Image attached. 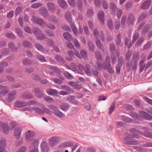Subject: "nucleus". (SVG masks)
I'll return each instance as SVG.
<instances>
[{
  "label": "nucleus",
  "mask_w": 152,
  "mask_h": 152,
  "mask_svg": "<svg viewBox=\"0 0 152 152\" xmlns=\"http://www.w3.org/2000/svg\"><path fill=\"white\" fill-rule=\"evenodd\" d=\"M129 131L131 132L132 137L134 138H139L138 135L140 134L146 137L152 138V133L148 132H146L144 133L134 129H130Z\"/></svg>",
  "instance_id": "nucleus-1"
},
{
  "label": "nucleus",
  "mask_w": 152,
  "mask_h": 152,
  "mask_svg": "<svg viewBox=\"0 0 152 152\" xmlns=\"http://www.w3.org/2000/svg\"><path fill=\"white\" fill-rule=\"evenodd\" d=\"M77 67L78 70H77V73L81 75H84V73L82 70L83 69L85 73L88 76H91V73L90 69V66L88 64H86L85 66H83L82 64H79L78 65Z\"/></svg>",
  "instance_id": "nucleus-2"
},
{
  "label": "nucleus",
  "mask_w": 152,
  "mask_h": 152,
  "mask_svg": "<svg viewBox=\"0 0 152 152\" xmlns=\"http://www.w3.org/2000/svg\"><path fill=\"white\" fill-rule=\"evenodd\" d=\"M65 17L67 21L70 23V25L73 32L75 35L77 36V30L74 22L72 21L71 13L69 11H67L65 13Z\"/></svg>",
  "instance_id": "nucleus-3"
},
{
  "label": "nucleus",
  "mask_w": 152,
  "mask_h": 152,
  "mask_svg": "<svg viewBox=\"0 0 152 152\" xmlns=\"http://www.w3.org/2000/svg\"><path fill=\"white\" fill-rule=\"evenodd\" d=\"M32 31L38 39L42 40L45 38V36L42 33V31L38 28L37 27L33 28Z\"/></svg>",
  "instance_id": "nucleus-4"
},
{
  "label": "nucleus",
  "mask_w": 152,
  "mask_h": 152,
  "mask_svg": "<svg viewBox=\"0 0 152 152\" xmlns=\"http://www.w3.org/2000/svg\"><path fill=\"white\" fill-rule=\"evenodd\" d=\"M129 134H127L123 138L124 142L126 144L129 145H135L138 143V141L135 139H133L130 136Z\"/></svg>",
  "instance_id": "nucleus-5"
},
{
  "label": "nucleus",
  "mask_w": 152,
  "mask_h": 152,
  "mask_svg": "<svg viewBox=\"0 0 152 152\" xmlns=\"http://www.w3.org/2000/svg\"><path fill=\"white\" fill-rule=\"evenodd\" d=\"M132 54V51L129 50L126 55V59L128 61L126 64V68L128 71H130L132 67V65L133 63L132 60H129V59L131 56Z\"/></svg>",
  "instance_id": "nucleus-6"
},
{
  "label": "nucleus",
  "mask_w": 152,
  "mask_h": 152,
  "mask_svg": "<svg viewBox=\"0 0 152 152\" xmlns=\"http://www.w3.org/2000/svg\"><path fill=\"white\" fill-rule=\"evenodd\" d=\"M60 138L57 137H53L49 139V144L51 147H53L59 142Z\"/></svg>",
  "instance_id": "nucleus-7"
},
{
  "label": "nucleus",
  "mask_w": 152,
  "mask_h": 152,
  "mask_svg": "<svg viewBox=\"0 0 152 152\" xmlns=\"http://www.w3.org/2000/svg\"><path fill=\"white\" fill-rule=\"evenodd\" d=\"M35 136L34 132L30 130L28 131L25 133V139L29 142L31 141Z\"/></svg>",
  "instance_id": "nucleus-8"
},
{
  "label": "nucleus",
  "mask_w": 152,
  "mask_h": 152,
  "mask_svg": "<svg viewBox=\"0 0 152 152\" xmlns=\"http://www.w3.org/2000/svg\"><path fill=\"white\" fill-rule=\"evenodd\" d=\"M6 146L5 139L4 137H1L0 139V152H7L5 150Z\"/></svg>",
  "instance_id": "nucleus-9"
},
{
  "label": "nucleus",
  "mask_w": 152,
  "mask_h": 152,
  "mask_svg": "<svg viewBox=\"0 0 152 152\" xmlns=\"http://www.w3.org/2000/svg\"><path fill=\"white\" fill-rule=\"evenodd\" d=\"M17 92L16 91H10L8 95L7 100L9 102H11L15 98Z\"/></svg>",
  "instance_id": "nucleus-10"
},
{
  "label": "nucleus",
  "mask_w": 152,
  "mask_h": 152,
  "mask_svg": "<svg viewBox=\"0 0 152 152\" xmlns=\"http://www.w3.org/2000/svg\"><path fill=\"white\" fill-rule=\"evenodd\" d=\"M22 129L21 128L18 127L16 128L14 132V136L15 138L18 139L20 138L21 135Z\"/></svg>",
  "instance_id": "nucleus-11"
},
{
  "label": "nucleus",
  "mask_w": 152,
  "mask_h": 152,
  "mask_svg": "<svg viewBox=\"0 0 152 152\" xmlns=\"http://www.w3.org/2000/svg\"><path fill=\"white\" fill-rule=\"evenodd\" d=\"M40 147L42 152H48L49 150V146L46 142H42L41 144Z\"/></svg>",
  "instance_id": "nucleus-12"
},
{
  "label": "nucleus",
  "mask_w": 152,
  "mask_h": 152,
  "mask_svg": "<svg viewBox=\"0 0 152 152\" xmlns=\"http://www.w3.org/2000/svg\"><path fill=\"white\" fill-rule=\"evenodd\" d=\"M0 128L2 129L4 132L6 134H7L9 133V130H10L7 124H4L1 122H0Z\"/></svg>",
  "instance_id": "nucleus-13"
},
{
  "label": "nucleus",
  "mask_w": 152,
  "mask_h": 152,
  "mask_svg": "<svg viewBox=\"0 0 152 152\" xmlns=\"http://www.w3.org/2000/svg\"><path fill=\"white\" fill-rule=\"evenodd\" d=\"M68 83L69 86H72L73 88L76 90H79L82 88V86L81 85L78 84L75 82L69 81Z\"/></svg>",
  "instance_id": "nucleus-14"
},
{
  "label": "nucleus",
  "mask_w": 152,
  "mask_h": 152,
  "mask_svg": "<svg viewBox=\"0 0 152 152\" xmlns=\"http://www.w3.org/2000/svg\"><path fill=\"white\" fill-rule=\"evenodd\" d=\"M34 94L38 98H41L43 96V94L39 88H35L34 89Z\"/></svg>",
  "instance_id": "nucleus-15"
},
{
  "label": "nucleus",
  "mask_w": 152,
  "mask_h": 152,
  "mask_svg": "<svg viewBox=\"0 0 152 152\" xmlns=\"http://www.w3.org/2000/svg\"><path fill=\"white\" fill-rule=\"evenodd\" d=\"M105 61L107 62V64L106 66L107 69L110 73H112L113 72V71L111 67L110 63L109 62L110 61V58L109 56H108L106 57Z\"/></svg>",
  "instance_id": "nucleus-16"
},
{
  "label": "nucleus",
  "mask_w": 152,
  "mask_h": 152,
  "mask_svg": "<svg viewBox=\"0 0 152 152\" xmlns=\"http://www.w3.org/2000/svg\"><path fill=\"white\" fill-rule=\"evenodd\" d=\"M66 100L69 103L74 104L77 105L78 103L77 100L75 99V96H72L67 98Z\"/></svg>",
  "instance_id": "nucleus-17"
},
{
  "label": "nucleus",
  "mask_w": 152,
  "mask_h": 152,
  "mask_svg": "<svg viewBox=\"0 0 152 152\" xmlns=\"http://www.w3.org/2000/svg\"><path fill=\"white\" fill-rule=\"evenodd\" d=\"M122 37L120 34L117 35L116 38V43L117 45L120 47H122L123 43L121 42Z\"/></svg>",
  "instance_id": "nucleus-18"
},
{
  "label": "nucleus",
  "mask_w": 152,
  "mask_h": 152,
  "mask_svg": "<svg viewBox=\"0 0 152 152\" xmlns=\"http://www.w3.org/2000/svg\"><path fill=\"white\" fill-rule=\"evenodd\" d=\"M53 113L55 116L59 118H62L64 117V113L60 111L58 108L53 111Z\"/></svg>",
  "instance_id": "nucleus-19"
},
{
  "label": "nucleus",
  "mask_w": 152,
  "mask_h": 152,
  "mask_svg": "<svg viewBox=\"0 0 152 152\" xmlns=\"http://www.w3.org/2000/svg\"><path fill=\"white\" fill-rule=\"evenodd\" d=\"M0 90L1 91V92L2 96L6 94L9 91L7 87L1 85H0Z\"/></svg>",
  "instance_id": "nucleus-20"
},
{
  "label": "nucleus",
  "mask_w": 152,
  "mask_h": 152,
  "mask_svg": "<svg viewBox=\"0 0 152 152\" xmlns=\"http://www.w3.org/2000/svg\"><path fill=\"white\" fill-rule=\"evenodd\" d=\"M69 107V105L66 103H63L61 104L59 106L60 108L64 111L68 110Z\"/></svg>",
  "instance_id": "nucleus-21"
},
{
  "label": "nucleus",
  "mask_w": 152,
  "mask_h": 152,
  "mask_svg": "<svg viewBox=\"0 0 152 152\" xmlns=\"http://www.w3.org/2000/svg\"><path fill=\"white\" fill-rule=\"evenodd\" d=\"M97 16L101 23L104 24V19L103 12L102 11H99L98 13Z\"/></svg>",
  "instance_id": "nucleus-22"
},
{
  "label": "nucleus",
  "mask_w": 152,
  "mask_h": 152,
  "mask_svg": "<svg viewBox=\"0 0 152 152\" xmlns=\"http://www.w3.org/2000/svg\"><path fill=\"white\" fill-rule=\"evenodd\" d=\"M47 92L48 94L51 96H56L58 94V92L57 90L51 88L48 89Z\"/></svg>",
  "instance_id": "nucleus-23"
},
{
  "label": "nucleus",
  "mask_w": 152,
  "mask_h": 152,
  "mask_svg": "<svg viewBox=\"0 0 152 152\" xmlns=\"http://www.w3.org/2000/svg\"><path fill=\"white\" fill-rule=\"evenodd\" d=\"M31 143V148H38L39 145V140L37 139H34L30 141Z\"/></svg>",
  "instance_id": "nucleus-24"
},
{
  "label": "nucleus",
  "mask_w": 152,
  "mask_h": 152,
  "mask_svg": "<svg viewBox=\"0 0 152 152\" xmlns=\"http://www.w3.org/2000/svg\"><path fill=\"white\" fill-rule=\"evenodd\" d=\"M59 5L63 9H66L67 7V4L64 0H58Z\"/></svg>",
  "instance_id": "nucleus-25"
},
{
  "label": "nucleus",
  "mask_w": 152,
  "mask_h": 152,
  "mask_svg": "<svg viewBox=\"0 0 152 152\" xmlns=\"http://www.w3.org/2000/svg\"><path fill=\"white\" fill-rule=\"evenodd\" d=\"M15 106L17 107H22L27 105V101H17L15 104Z\"/></svg>",
  "instance_id": "nucleus-26"
},
{
  "label": "nucleus",
  "mask_w": 152,
  "mask_h": 152,
  "mask_svg": "<svg viewBox=\"0 0 152 152\" xmlns=\"http://www.w3.org/2000/svg\"><path fill=\"white\" fill-rule=\"evenodd\" d=\"M95 42L97 47L102 51H104V48L103 46L102 45L99 39L98 38H96L95 39Z\"/></svg>",
  "instance_id": "nucleus-27"
},
{
  "label": "nucleus",
  "mask_w": 152,
  "mask_h": 152,
  "mask_svg": "<svg viewBox=\"0 0 152 152\" xmlns=\"http://www.w3.org/2000/svg\"><path fill=\"white\" fill-rule=\"evenodd\" d=\"M151 4V1L148 0L144 2L141 5V7L143 9H147L148 8Z\"/></svg>",
  "instance_id": "nucleus-28"
},
{
  "label": "nucleus",
  "mask_w": 152,
  "mask_h": 152,
  "mask_svg": "<svg viewBox=\"0 0 152 152\" xmlns=\"http://www.w3.org/2000/svg\"><path fill=\"white\" fill-rule=\"evenodd\" d=\"M73 146V143L71 142H67L63 143L61 145H59V148H62L65 147H70Z\"/></svg>",
  "instance_id": "nucleus-29"
},
{
  "label": "nucleus",
  "mask_w": 152,
  "mask_h": 152,
  "mask_svg": "<svg viewBox=\"0 0 152 152\" xmlns=\"http://www.w3.org/2000/svg\"><path fill=\"white\" fill-rule=\"evenodd\" d=\"M8 47L13 51H16L18 49L12 42H10L8 43Z\"/></svg>",
  "instance_id": "nucleus-30"
},
{
  "label": "nucleus",
  "mask_w": 152,
  "mask_h": 152,
  "mask_svg": "<svg viewBox=\"0 0 152 152\" xmlns=\"http://www.w3.org/2000/svg\"><path fill=\"white\" fill-rule=\"evenodd\" d=\"M47 7L49 10H54L56 8L55 4L53 3L49 2L47 4Z\"/></svg>",
  "instance_id": "nucleus-31"
},
{
  "label": "nucleus",
  "mask_w": 152,
  "mask_h": 152,
  "mask_svg": "<svg viewBox=\"0 0 152 152\" xmlns=\"http://www.w3.org/2000/svg\"><path fill=\"white\" fill-rule=\"evenodd\" d=\"M61 87V89L67 91L70 93H73L74 92V90L73 89L70 88L66 85H62Z\"/></svg>",
  "instance_id": "nucleus-32"
},
{
  "label": "nucleus",
  "mask_w": 152,
  "mask_h": 152,
  "mask_svg": "<svg viewBox=\"0 0 152 152\" xmlns=\"http://www.w3.org/2000/svg\"><path fill=\"white\" fill-rule=\"evenodd\" d=\"M139 57V53L138 52H136L134 53L132 55V60L133 61H138Z\"/></svg>",
  "instance_id": "nucleus-33"
},
{
  "label": "nucleus",
  "mask_w": 152,
  "mask_h": 152,
  "mask_svg": "<svg viewBox=\"0 0 152 152\" xmlns=\"http://www.w3.org/2000/svg\"><path fill=\"white\" fill-rule=\"evenodd\" d=\"M31 110H34L37 113L39 114H42L44 113L43 110L38 108V107H32Z\"/></svg>",
  "instance_id": "nucleus-34"
},
{
  "label": "nucleus",
  "mask_w": 152,
  "mask_h": 152,
  "mask_svg": "<svg viewBox=\"0 0 152 152\" xmlns=\"http://www.w3.org/2000/svg\"><path fill=\"white\" fill-rule=\"evenodd\" d=\"M64 38L69 41L72 38V36L68 32H64L63 35Z\"/></svg>",
  "instance_id": "nucleus-35"
},
{
  "label": "nucleus",
  "mask_w": 152,
  "mask_h": 152,
  "mask_svg": "<svg viewBox=\"0 0 152 152\" xmlns=\"http://www.w3.org/2000/svg\"><path fill=\"white\" fill-rule=\"evenodd\" d=\"M150 27L149 25H145L143 28L142 31V34H145L146 33L148 32L150 29Z\"/></svg>",
  "instance_id": "nucleus-36"
},
{
  "label": "nucleus",
  "mask_w": 152,
  "mask_h": 152,
  "mask_svg": "<svg viewBox=\"0 0 152 152\" xmlns=\"http://www.w3.org/2000/svg\"><path fill=\"white\" fill-rule=\"evenodd\" d=\"M22 96L23 98L28 99H31L33 97L32 94L27 93H23L22 95Z\"/></svg>",
  "instance_id": "nucleus-37"
},
{
  "label": "nucleus",
  "mask_w": 152,
  "mask_h": 152,
  "mask_svg": "<svg viewBox=\"0 0 152 152\" xmlns=\"http://www.w3.org/2000/svg\"><path fill=\"white\" fill-rule=\"evenodd\" d=\"M68 54L69 57H66V60L69 61H72V57L74 55L73 51L72 50H69L68 51Z\"/></svg>",
  "instance_id": "nucleus-38"
},
{
  "label": "nucleus",
  "mask_w": 152,
  "mask_h": 152,
  "mask_svg": "<svg viewBox=\"0 0 152 152\" xmlns=\"http://www.w3.org/2000/svg\"><path fill=\"white\" fill-rule=\"evenodd\" d=\"M50 69L54 72L59 74L60 73V71L59 69L56 67L54 66H50Z\"/></svg>",
  "instance_id": "nucleus-39"
},
{
  "label": "nucleus",
  "mask_w": 152,
  "mask_h": 152,
  "mask_svg": "<svg viewBox=\"0 0 152 152\" xmlns=\"http://www.w3.org/2000/svg\"><path fill=\"white\" fill-rule=\"evenodd\" d=\"M134 18L132 14H129L128 17V22L129 23L132 24L134 22Z\"/></svg>",
  "instance_id": "nucleus-40"
},
{
  "label": "nucleus",
  "mask_w": 152,
  "mask_h": 152,
  "mask_svg": "<svg viewBox=\"0 0 152 152\" xmlns=\"http://www.w3.org/2000/svg\"><path fill=\"white\" fill-rule=\"evenodd\" d=\"M87 44L89 48L91 50L93 51L94 50V46L93 42L91 41H89L88 42Z\"/></svg>",
  "instance_id": "nucleus-41"
},
{
  "label": "nucleus",
  "mask_w": 152,
  "mask_h": 152,
  "mask_svg": "<svg viewBox=\"0 0 152 152\" xmlns=\"http://www.w3.org/2000/svg\"><path fill=\"white\" fill-rule=\"evenodd\" d=\"M121 119L123 121L127 122L129 123L132 121V120L130 118L125 116H122Z\"/></svg>",
  "instance_id": "nucleus-42"
},
{
  "label": "nucleus",
  "mask_w": 152,
  "mask_h": 152,
  "mask_svg": "<svg viewBox=\"0 0 152 152\" xmlns=\"http://www.w3.org/2000/svg\"><path fill=\"white\" fill-rule=\"evenodd\" d=\"M144 40V38L143 37H141L137 40L135 45L136 46H138L140 45L142 42Z\"/></svg>",
  "instance_id": "nucleus-43"
},
{
  "label": "nucleus",
  "mask_w": 152,
  "mask_h": 152,
  "mask_svg": "<svg viewBox=\"0 0 152 152\" xmlns=\"http://www.w3.org/2000/svg\"><path fill=\"white\" fill-rule=\"evenodd\" d=\"M55 59L57 61L62 63H64L65 62L64 60L60 55H58L55 57Z\"/></svg>",
  "instance_id": "nucleus-44"
},
{
  "label": "nucleus",
  "mask_w": 152,
  "mask_h": 152,
  "mask_svg": "<svg viewBox=\"0 0 152 152\" xmlns=\"http://www.w3.org/2000/svg\"><path fill=\"white\" fill-rule=\"evenodd\" d=\"M133 61V63L132 65L131 68H132L133 70H135L137 66L138 61Z\"/></svg>",
  "instance_id": "nucleus-45"
},
{
  "label": "nucleus",
  "mask_w": 152,
  "mask_h": 152,
  "mask_svg": "<svg viewBox=\"0 0 152 152\" xmlns=\"http://www.w3.org/2000/svg\"><path fill=\"white\" fill-rule=\"evenodd\" d=\"M5 36L7 37L10 39H14L15 38V36L12 33H6L5 34Z\"/></svg>",
  "instance_id": "nucleus-46"
},
{
  "label": "nucleus",
  "mask_w": 152,
  "mask_h": 152,
  "mask_svg": "<svg viewBox=\"0 0 152 152\" xmlns=\"http://www.w3.org/2000/svg\"><path fill=\"white\" fill-rule=\"evenodd\" d=\"M35 47L39 50L42 51L43 50V48L42 46L38 43H36L35 44Z\"/></svg>",
  "instance_id": "nucleus-47"
},
{
  "label": "nucleus",
  "mask_w": 152,
  "mask_h": 152,
  "mask_svg": "<svg viewBox=\"0 0 152 152\" xmlns=\"http://www.w3.org/2000/svg\"><path fill=\"white\" fill-rule=\"evenodd\" d=\"M70 66L72 68V70L74 72H77V70L78 69H77V65L74 63H72L70 64Z\"/></svg>",
  "instance_id": "nucleus-48"
},
{
  "label": "nucleus",
  "mask_w": 152,
  "mask_h": 152,
  "mask_svg": "<svg viewBox=\"0 0 152 152\" xmlns=\"http://www.w3.org/2000/svg\"><path fill=\"white\" fill-rule=\"evenodd\" d=\"M23 45L25 47L31 48L32 47L31 44L29 42L26 41H23L22 43Z\"/></svg>",
  "instance_id": "nucleus-49"
},
{
  "label": "nucleus",
  "mask_w": 152,
  "mask_h": 152,
  "mask_svg": "<svg viewBox=\"0 0 152 152\" xmlns=\"http://www.w3.org/2000/svg\"><path fill=\"white\" fill-rule=\"evenodd\" d=\"M95 54L96 59L99 60L102 59V55L100 52L97 51L95 53Z\"/></svg>",
  "instance_id": "nucleus-50"
},
{
  "label": "nucleus",
  "mask_w": 152,
  "mask_h": 152,
  "mask_svg": "<svg viewBox=\"0 0 152 152\" xmlns=\"http://www.w3.org/2000/svg\"><path fill=\"white\" fill-rule=\"evenodd\" d=\"M64 75L66 78L68 79H72L73 78L72 76L67 72H64Z\"/></svg>",
  "instance_id": "nucleus-51"
},
{
  "label": "nucleus",
  "mask_w": 152,
  "mask_h": 152,
  "mask_svg": "<svg viewBox=\"0 0 152 152\" xmlns=\"http://www.w3.org/2000/svg\"><path fill=\"white\" fill-rule=\"evenodd\" d=\"M115 105L114 103H113L110 106V108L109 109V114H111L114 110L115 108Z\"/></svg>",
  "instance_id": "nucleus-52"
},
{
  "label": "nucleus",
  "mask_w": 152,
  "mask_h": 152,
  "mask_svg": "<svg viewBox=\"0 0 152 152\" xmlns=\"http://www.w3.org/2000/svg\"><path fill=\"white\" fill-rule=\"evenodd\" d=\"M72 42L74 45L77 48H79L80 47V45L78 41L76 39H72Z\"/></svg>",
  "instance_id": "nucleus-53"
},
{
  "label": "nucleus",
  "mask_w": 152,
  "mask_h": 152,
  "mask_svg": "<svg viewBox=\"0 0 152 152\" xmlns=\"http://www.w3.org/2000/svg\"><path fill=\"white\" fill-rule=\"evenodd\" d=\"M109 48L110 50L112 53H114L115 51V47L114 43H110L109 45Z\"/></svg>",
  "instance_id": "nucleus-54"
},
{
  "label": "nucleus",
  "mask_w": 152,
  "mask_h": 152,
  "mask_svg": "<svg viewBox=\"0 0 152 152\" xmlns=\"http://www.w3.org/2000/svg\"><path fill=\"white\" fill-rule=\"evenodd\" d=\"M44 99L46 101L48 102H51L53 100L52 97L47 96H45Z\"/></svg>",
  "instance_id": "nucleus-55"
},
{
  "label": "nucleus",
  "mask_w": 152,
  "mask_h": 152,
  "mask_svg": "<svg viewBox=\"0 0 152 152\" xmlns=\"http://www.w3.org/2000/svg\"><path fill=\"white\" fill-rule=\"evenodd\" d=\"M107 25L110 29L112 31L113 29L112 21L110 20H108L107 22Z\"/></svg>",
  "instance_id": "nucleus-56"
},
{
  "label": "nucleus",
  "mask_w": 152,
  "mask_h": 152,
  "mask_svg": "<svg viewBox=\"0 0 152 152\" xmlns=\"http://www.w3.org/2000/svg\"><path fill=\"white\" fill-rule=\"evenodd\" d=\"M84 107L88 110H90L91 107V105L88 103H86L84 104Z\"/></svg>",
  "instance_id": "nucleus-57"
},
{
  "label": "nucleus",
  "mask_w": 152,
  "mask_h": 152,
  "mask_svg": "<svg viewBox=\"0 0 152 152\" xmlns=\"http://www.w3.org/2000/svg\"><path fill=\"white\" fill-rule=\"evenodd\" d=\"M37 58L41 62L45 61V58L41 55H38L37 56Z\"/></svg>",
  "instance_id": "nucleus-58"
},
{
  "label": "nucleus",
  "mask_w": 152,
  "mask_h": 152,
  "mask_svg": "<svg viewBox=\"0 0 152 152\" xmlns=\"http://www.w3.org/2000/svg\"><path fill=\"white\" fill-rule=\"evenodd\" d=\"M37 23L42 27H43L46 26L45 23L40 18L39 19Z\"/></svg>",
  "instance_id": "nucleus-59"
},
{
  "label": "nucleus",
  "mask_w": 152,
  "mask_h": 152,
  "mask_svg": "<svg viewBox=\"0 0 152 152\" xmlns=\"http://www.w3.org/2000/svg\"><path fill=\"white\" fill-rule=\"evenodd\" d=\"M31 77L33 80L37 81H39L40 79V77L39 76L36 74L32 75Z\"/></svg>",
  "instance_id": "nucleus-60"
},
{
  "label": "nucleus",
  "mask_w": 152,
  "mask_h": 152,
  "mask_svg": "<svg viewBox=\"0 0 152 152\" xmlns=\"http://www.w3.org/2000/svg\"><path fill=\"white\" fill-rule=\"evenodd\" d=\"M26 150V148L25 146L21 147L17 150L16 152H25Z\"/></svg>",
  "instance_id": "nucleus-61"
},
{
  "label": "nucleus",
  "mask_w": 152,
  "mask_h": 152,
  "mask_svg": "<svg viewBox=\"0 0 152 152\" xmlns=\"http://www.w3.org/2000/svg\"><path fill=\"white\" fill-rule=\"evenodd\" d=\"M80 55L84 59H86L87 57V54L86 51L85 50H82L80 52Z\"/></svg>",
  "instance_id": "nucleus-62"
},
{
  "label": "nucleus",
  "mask_w": 152,
  "mask_h": 152,
  "mask_svg": "<svg viewBox=\"0 0 152 152\" xmlns=\"http://www.w3.org/2000/svg\"><path fill=\"white\" fill-rule=\"evenodd\" d=\"M15 31L18 35L20 37H22L23 36V34L21 31L18 28L15 29Z\"/></svg>",
  "instance_id": "nucleus-63"
},
{
  "label": "nucleus",
  "mask_w": 152,
  "mask_h": 152,
  "mask_svg": "<svg viewBox=\"0 0 152 152\" xmlns=\"http://www.w3.org/2000/svg\"><path fill=\"white\" fill-rule=\"evenodd\" d=\"M139 37V34L137 32L135 33L133 35L132 42H135Z\"/></svg>",
  "instance_id": "nucleus-64"
}]
</instances>
